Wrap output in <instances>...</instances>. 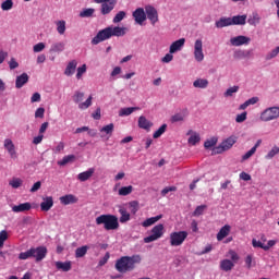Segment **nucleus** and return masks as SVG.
I'll return each instance as SVG.
<instances>
[{"label":"nucleus","mask_w":279,"mask_h":279,"mask_svg":"<svg viewBox=\"0 0 279 279\" xmlns=\"http://www.w3.org/2000/svg\"><path fill=\"white\" fill-rule=\"evenodd\" d=\"M13 213H27V210H32L31 203H23L20 205H15L12 207Z\"/></svg>","instance_id":"25"},{"label":"nucleus","mask_w":279,"mask_h":279,"mask_svg":"<svg viewBox=\"0 0 279 279\" xmlns=\"http://www.w3.org/2000/svg\"><path fill=\"white\" fill-rule=\"evenodd\" d=\"M236 58H250V51L247 50H240L235 53Z\"/></svg>","instance_id":"63"},{"label":"nucleus","mask_w":279,"mask_h":279,"mask_svg":"<svg viewBox=\"0 0 279 279\" xmlns=\"http://www.w3.org/2000/svg\"><path fill=\"white\" fill-rule=\"evenodd\" d=\"M235 143H236V136L232 135L227 140L222 141L221 144L214 149V151L215 154H223V151H228V149H232Z\"/></svg>","instance_id":"7"},{"label":"nucleus","mask_w":279,"mask_h":279,"mask_svg":"<svg viewBox=\"0 0 279 279\" xmlns=\"http://www.w3.org/2000/svg\"><path fill=\"white\" fill-rule=\"evenodd\" d=\"M248 25H258L260 23V16L258 13H253L252 16L247 20Z\"/></svg>","instance_id":"40"},{"label":"nucleus","mask_w":279,"mask_h":279,"mask_svg":"<svg viewBox=\"0 0 279 279\" xmlns=\"http://www.w3.org/2000/svg\"><path fill=\"white\" fill-rule=\"evenodd\" d=\"M161 217L162 215H158L146 219L144 222H142L143 228H149V226H154V223L160 221Z\"/></svg>","instance_id":"29"},{"label":"nucleus","mask_w":279,"mask_h":279,"mask_svg":"<svg viewBox=\"0 0 279 279\" xmlns=\"http://www.w3.org/2000/svg\"><path fill=\"white\" fill-rule=\"evenodd\" d=\"M95 173V168H89L87 171L81 172L77 174V180L80 182H86L90 180Z\"/></svg>","instance_id":"19"},{"label":"nucleus","mask_w":279,"mask_h":279,"mask_svg":"<svg viewBox=\"0 0 279 279\" xmlns=\"http://www.w3.org/2000/svg\"><path fill=\"white\" fill-rule=\"evenodd\" d=\"M247 23V15H234L231 17V25H245Z\"/></svg>","instance_id":"26"},{"label":"nucleus","mask_w":279,"mask_h":279,"mask_svg":"<svg viewBox=\"0 0 279 279\" xmlns=\"http://www.w3.org/2000/svg\"><path fill=\"white\" fill-rule=\"evenodd\" d=\"M194 58L196 62H204V43L202 39H196L194 43Z\"/></svg>","instance_id":"9"},{"label":"nucleus","mask_w":279,"mask_h":279,"mask_svg":"<svg viewBox=\"0 0 279 279\" xmlns=\"http://www.w3.org/2000/svg\"><path fill=\"white\" fill-rule=\"evenodd\" d=\"M230 230H232V227H230V225H225L217 233V241H223L226 236L230 234Z\"/></svg>","instance_id":"22"},{"label":"nucleus","mask_w":279,"mask_h":279,"mask_svg":"<svg viewBox=\"0 0 279 279\" xmlns=\"http://www.w3.org/2000/svg\"><path fill=\"white\" fill-rule=\"evenodd\" d=\"M136 110H141V108L138 107L122 108L119 111V117H130V114H132V112H136Z\"/></svg>","instance_id":"28"},{"label":"nucleus","mask_w":279,"mask_h":279,"mask_svg":"<svg viewBox=\"0 0 279 279\" xmlns=\"http://www.w3.org/2000/svg\"><path fill=\"white\" fill-rule=\"evenodd\" d=\"M43 199L44 201L40 203V208L44 213H49V210L53 208V196H47Z\"/></svg>","instance_id":"15"},{"label":"nucleus","mask_w":279,"mask_h":279,"mask_svg":"<svg viewBox=\"0 0 279 279\" xmlns=\"http://www.w3.org/2000/svg\"><path fill=\"white\" fill-rule=\"evenodd\" d=\"M13 7H14V2L12 0H5L1 4V9L4 11L12 10Z\"/></svg>","instance_id":"51"},{"label":"nucleus","mask_w":279,"mask_h":279,"mask_svg":"<svg viewBox=\"0 0 279 279\" xmlns=\"http://www.w3.org/2000/svg\"><path fill=\"white\" fill-rule=\"evenodd\" d=\"M129 206L131 207L132 215H136V213H138V202L132 201L129 203Z\"/></svg>","instance_id":"56"},{"label":"nucleus","mask_w":279,"mask_h":279,"mask_svg":"<svg viewBox=\"0 0 279 279\" xmlns=\"http://www.w3.org/2000/svg\"><path fill=\"white\" fill-rule=\"evenodd\" d=\"M119 213L121 215L120 217V223H128L130 221V213H128V209L125 208H120Z\"/></svg>","instance_id":"35"},{"label":"nucleus","mask_w":279,"mask_h":279,"mask_svg":"<svg viewBox=\"0 0 279 279\" xmlns=\"http://www.w3.org/2000/svg\"><path fill=\"white\" fill-rule=\"evenodd\" d=\"M7 239H8V231L2 230V231L0 232V247H3V245H4L5 241H7Z\"/></svg>","instance_id":"58"},{"label":"nucleus","mask_w":279,"mask_h":279,"mask_svg":"<svg viewBox=\"0 0 279 279\" xmlns=\"http://www.w3.org/2000/svg\"><path fill=\"white\" fill-rule=\"evenodd\" d=\"M132 191H134V186H132V185L122 186L119 189L118 194L122 197H125V196L132 194Z\"/></svg>","instance_id":"34"},{"label":"nucleus","mask_w":279,"mask_h":279,"mask_svg":"<svg viewBox=\"0 0 279 279\" xmlns=\"http://www.w3.org/2000/svg\"><path fill=\"white\" fill-rule=\"evenodd\" d=\"M256 154V148H251L248 151H246L241 159V162H245V160H250L254 155Z\"/></svg>","instance_id":"44"},{"label":"nucleus","mask_w":279,"mask_h":279,"mask_svg":"<svg viewBox=\"0 0 279 279\" xmlns=\"http://www.w3.org/2000/svg\"><path fill=\"white\" fill-rule=\"evenodd\" d=\"M35 119H45V108H37V110L35 111Z\"/></svg>","instance_id":"57"},{"label":"nucleus","mask_w":279,"mask_h":279,"mask_svg":"<svg viewBox=\"0 0 279 279\" xmlns=\"http://www.w3.org/2000/svg\"><path fill=\"white\" fill-rule=\"evenodd\" d=\"M220 269L222 271H232V269H234V264L230 259H222L220 262Z\"/></svg>","instance_id":"27"},{"label":"nucleus","mask_w":279,"mask_h":279,"mask_svg":"<svg viewBox=\"0 0 279 279\" xmlns=\"http://www.w3.org/2000/svg\"><path fill=\"white\" fill-rule=\"evenodd\" d=\"M251 40L252 39L247 36L239 35L236 37H232L230 39V44L232 47H241L243 45H250Z\"/></svg>","instance_id":"12"},{"label":"nucleus","mask_w":279,"mask_h":279,"mask_svg":"<svg viewBox=\"0 0 279 279\" xmlns=\"http://www.w3.org/2000/svg\"><path fill=\"white\" fill-rule=\"evenodd\" d=\"M28 258H34L32 248L27 250L26 252H22V253L19 254V259L20 260H27Z\"/></svg>","instance_id":"38"},{"label":"nucleus","mask_w":279,"mask_h":279,"mask_svg":"<svg viewBox=\"0 0 279 279\" xmlns=\"http://www.w3.org/2000/svg\"><path fill=\"white\" fill-rule=\"evenodd\" d=\"M84 92L76 90L72 96L74 104H78L80 110H88L93 106V96H89L86 101H84ZM84 101V102H82Z\"/></svg>","instance_id":"4"},{"label":"nucleus","mask_w":279,"mask_h":279,"mask_svg":"<svg viewBox=\"0 0 279 279\" xmlns=\"http://www.w3.org/2000/svg\"><path fill=\"white\" fill-rule=\"evenodd\" d=\"M84 73H86V64L77 68L76 80H82V75H84Z\"/></svg>","instance_id":"59"},{"label":"nucleus","mask_w":279,"mask_h":279,"mask_svg":"<svg viewBox=\"0 0 279 279\" xmlns=\"http://www.w3.org/2000/svg\"><path fill=\"white\" fill-rule=\"evenodd\" d=\"M153 126H154V123L147 120L145 116H141L138 118V128H141V130H146V132H149V130H151Z\"/></svg>","instance_id":"18"},{"label":"nucleus","mask_w":279,"mask_h":279,"mask_svg":"<svg viewBox=\"0 0 279 279\" xmlns=\"http://www.w3.org/2000/svg\"><path fill=\"white\" fill-rule=\"evenodd\" d=\"M9 68L11 69V71H14V69H19V62H16V59L11 58V60L9 61Z\"/></svg>","instance_id":"64"},{"label":"nucleus","mask_w":279,"mask_h":279,"mask_svg":"<svg viewBox=\"0 0 279 279\" xmlns=\"http://www.w3.org/2000/svg\"><path fill=\"white\" fill-rule=\"evenodd\" d=\"M171 123H179L180 121H184V114L182 113H175L170 119Z\"/></svg>","instance_id":"53"},{"label":"nucleus","mask_w":279,"mask_h":279,"mask_svg":"<svg viewBox=\"0 0 279 279\" xmlns=\"http://www.w3.org/2000/svg\"><path fill=\"white\" fill-rule=\"evenodd\" d=\"M234 93H239V86H233V87L228 88L225 93V97H232V95H234Z\"/></svg>","instance_id":"54"},{"label":"nucleus","mask_w":279,"mask_h":279,"mask_svg":"<svg viewBox=\"0 0 279 279\" xmlns=\"http://www.w3.org/2000/svg\"><path fill=\"white\" fill-rule=\"evenodd\" d=\"M246 120H247V112H245V111L238 114L235 118L236 123H243Z\"/></svg>","instance_id":"61"},{"label":"nucleus","mask_w":279,"mask_h":279,"mask_svg":"<svg viewBox=\"0 0 279 279\" xmlns=\"http://www.w3.org/2000/svg\"><path fill=\"white\" fill-rule=\"evenodd\" d=\"M245 265L247 267V269H252V263H254V255L250 254L245 257Z\"/></svg>","instance_id":"60"},{"label":"nucleus","mask_w":279,"mask_h":279,"mask_svg":"<svg viewBox=\"0 0 279 279\" xmlns=\"http://www.w3.org/2000/svg\"><path fill=\"white\" fill-rule=\"evenodd\" d=\"M150 232V235L144 238V243H154V241L161 239L162 234H165V225H156Z\"/></svg>","instance_id":"6"},{"label":"nucleus","mask_w":279,"mask_h":279,"mask_svg":"<svg viewBox=\"0 0 279 279\" xmlns=\"http://www.w3.org/2000/svg\"><path fill=\"white\" fill-rule=\"evenodd\" d=\"M184 43H186V39L180 38L179 40H175L170 45L169 53H177V51H181L184 47Z\"/></svg>","instance_id":"16"},{"label":"nucleus","mask_w":279,"mask_h":279,"mask_svg":"<svg viewBox=\"0 0 279 279\" xmlns=\"http://www.w3.org/2000/svg\"><path fill=\"white\" fill-rule=\"evenodd\" d=\"M145 10L148 21H150L151 25H156L158 23V10L151 5H147Z\"/></svg>","instance_id":"13"},{"label":"nucleus","mask_w":279,"mask_h":279,"mask_svg":"<svg viewBox=\"0 0 279 279\" xmlns=\"http://www.w3.org/2000/svg\"><path fill=\"white\" fill-rule=\"evenodd\" d=\"M57 32L62 36L64 32H66V22L64 21L57 22Z\"/></svg>","instance_id":"41"},{"label":"nucleus","mask_w":279,"mask_h":279,"mask_svg":"<svg viewBox=\"0 0 279 279\" xmlns=\"http://www.w3.org/2000/svg\"><path fill=\"white\" fill-rule=\"evenodd\" d=\"M208 80L206 78H197L193 82L194 88H208Z\"/></svg>","instance_id":"31"},{"label":"nucleus","mask_w":279,"mask_h":279,"mask_svg":"<svg viewBox=\"0 0 279 279\" xmlns=\"http://www.w3.org/2000/svg\"><path fill=\"white\" fill-rule=\"evenodd\" d=\"M228 255L230 256V258H231V260L233 262V263H236L238 260H239V254H236L233 250H230L229 252H228Z\"/></svg>","instance_id":"62"},{"label":"nucleus","mask_w":279,"mask_h":279,"mask_svg":"<svg viewBox=\"0 0 279 279\" xmlns=\"http://www.w3.org/2000/svg\"><path fill=\"white\" fill-rule=\"evenodd\" d=\"M3 147L8 151L10 158H19V155L16 154V146L14 145V142H12V140L5 138L3 142Z\"/></svg>","instance_id":"11"},{"label":"nucleus","mask_w":279,"mask_h":279,"mask_svg":"<svg viewBox=\"0 0 279 279\" xmlns=\"http://www.w3.org/2000/svg\"><path fill=\"white\" fill-rule=\"evenodd\" d=\"M199 141H201L199 134L194 133L193 135H191L189 137L187 143L190 145H197V143H199Z\"/></svg>","instance_id":"46"},{"label":"nucleus","mask_w":279,"mask_h":279,"mask_svg":"<svg viewBox=\"0 0 279 279\" xmlns=\"http://www.w3.org/2000/svg\"><path fill=\"white\" fill-rule=\"evenodd\" d=\"M128 33V28L121 26H109L97 33V35L92 39V45H99V43H104V40H110L112 36L120 38L121 36H125Z\"/></svg>","instance_id":"1"},{"label":"nucleus","mask_w":279,"mask_h":279,"mask_svg":"<svg viewBox=\"0 0 279 279\" xmlns=\"http://www.w3.org/2000/svg\"><path fill=\"white\" fill-rule=\"evenodd\" d=\"M117 5V0H112L110 2H106L101 4V9L100 12L104 16H106V14H110V12H112V10H114Z\"/></svg>","instance_id":"17"},{"label":"nucleus","mask_w":279,"mask_h":279,"mask_svg":"<svg viewBox=\"0 0 279 279\" xmlns=\"http://www.w3.org/2000/svg\"><path fill=\"white\" fill-rule=\"evenodd\" d=\"M207 208L206 205H201V206H197L195 208V210L193 211V217H199L202 215H204V210Z\"/></svg>","instance_id":"47"},{"label":"nucleus","mask_w":279,"mask_h":279,"mask_svg":"<svg viewBox=\"0 0 279 279\" xmlns=\"http://www.w3.org/2000/svg\"><path fill=\"white\" fill-rule=\"evenodd\" d=\"M133 17L135 20V23H138V25H143L145 21L147 20V14H145V10L143 8H138L133 12Z\"/></svg>","instance_id":"14"},{"label":"nucleus","mask_w":279,"mask_h":279,"mask_svg":"<svg viewBox=\"0 0 279 279\" xmlns=\"http://www.w3.org/2000/svg\"><path fill=\"white\" fill-rule=\"evenodd\" d=\"M141 255L122 256L116 262V269L119 274H128V271H134L136 265H141Z\"/></svg>","instance_id":"2"},{"label":"nucleus","mask_w":279,"mask_h":279,"mask_svg":"<svg viewBox=\"0 0 279 279\" xmlns=\"http://www.w3.org/2000/svg\"><path fill=\"white\" fill-rule=\"evenodd\" d=\"M95 14V9H84L81 13L80 16L81 19H90Z\"/></svg>","instance_id":"37"},{"label":"nucleus","mask_w":279,"mask_h":279,"mask_svg":"<svg viewBox=\"0 0 279 279\" xmlns=\"http://www.w3.org/2000/svg\"><path fill=\"white\" fill-rule=\"evenodd\" d=\"M218 29H222V27H230L232 25V17H221L215 23Z\"/></svg>","instance_id":"24"},{"label":"nucleus","mask_w":279,"mask_h":279,"mask_svg":"<svg viewBox=\"0 0 279 279\" xmlns=\"http://www.w3.org/2000/svg\"><path fill=\"white\" fill-rule=\"evenodd\" d=\"M88 245H83L81 247H77L75 250V258H84L85 254H88Z\"/></svg>","instance_id":"32"},{"label":"nucleus","mask_w":279,"mask_h":279,"mask_svg":"<svg viewBox=\"0 0 279 279\" xmlns=\"http://www.w3.org/2000/svg\"><path fill=\"white\" fill-rule=\"evenodd\" d=\"M279 118V107H269L260 114L262 121H274Z\"/></svg>","instance_id":"8"},{"label":"nucleus","mask_w":279,"mask_h":279,"mask_svg":"<svg viewBox=\"0 0 279 279\" xmlns=\"http://www.w3.org/2000/svg\"><path fill=\"white\" fill-rule=\"evenodd\" d=\"M277 154H279V147L278 146H274L268 154L265 156L266 160H271V158H274L275 156H277Z\"/></svg>","instance_id":"43"},{"label":"nucleus","mask_w":279,"mask_h":279,"mask_svg":"<svg viewBox=\"0 0 279 279\" xmlns=\"http://www.w3.org/2000/svg\"><path fill=\"white\" fill-rule=\"evenodd\" d=\"M75 160V155H68L62 158V160L58 161L59 167H64L69 165V162H73Z\"/></svg>","instance_id":"36"},{"label":"nucleus","mask_w":279,"mask_h":279,"mask_svg":"<svg viewBox=\"0 0 279 279\" xmlns=\"http://www.w3.org/2000/svg\"><path fill=\"white\" fill-rule=\"evenodd\" d=\"M126 13L125 11H119L116 16L113 17V23H121V21H123V19H125Z\"/></svg>","instance_id":"48"},{"label":"nucleus","mask_w":279,"mask_h":279,"mask_svg":"<svg viewBox=\"0 0 279 279\" xmlns=\"http://www.w3.org/2000/svg\"><path fill=\"white\" fill-rule=\"evenodd\" d=\"M45 43H38L33 47L34 53H40V51H45Z\"/></svg>","instance_id":"55"},{"label":"nucleus","mask_w":279,"mask_h":279,"mask_svg":"<svg viewBox=\"0 0 279 279\" xmlns=\"http://www.w3.org/2000/svg\"><path fill=\"white\" fill-rule=\"evenodd\" d=\"M76 69H77V61L76 60L70 61L64 70V75H66L68 77H71V75L75 73Z\"/></svg>","instance_id":"23"},{"label":"nucleus","mask_w":279,"mask_h":279,"mask_svg":"<svg viewBox=\"0 0 279 279\" xmlns=\"http://www.w3.org/2000/svg\"><path fill=\"white\" fill-rule=\"evenodd\" d=\"M96 226H104L107 231L119 230V218L114 215L104 214L96 218Z\"/></svg>","instance_id":"3"},{"label":"nucleus","mask_w":279,"mask_h":279,"mask_svg":"<svg viewBox=\"0 0 279 279\" xmlns=\"http://www.w3.org/2000/svg\"><path fill=\"white\" fill-rule=\"evenodd\" d=\"M189 232L186 231H174L170 233V245L172 247H180L184 241H186Z\"/></svg>","instance_id":"5"},{"label":"nucleus","mask_w":279,"mask_h":279,"mask_svg":"<svg viewBox=\"0 0 279 279\" xmlns=\"http://www.w3.org/2000/svg\"><path fill=\"white\" fill-rule=\"evenodd\" d=\"M252 245H253V247H260V250H264V252H268V246H265V244H263V242L257 241L256 239L252 240Z\"/></svg>","instance_id":"50"},{"label":"nucleus","mask_w":279,"mask_h":279,"mask_svg":"<svg viewBox=\"0 0 279 279\" xmlns=\"http://www.w3.org/2000/svg\"><path fill=\"white\" fill-rule=\"evenodd\" d=\"M10 186H12V189H20V186L23 185V180L20 178H13L10 182H9Z\"/></svg>","instance_id":"42"},{"label":"nucleus","mask_w":279,"mask_h":279,"mask_svg":"<svg viewBox=\"0 0 279 279\" xmlns=\"http://www.w3.org/2000/svg\"><path fill=\"white\" fill-rule=\"evenodd\" d=\"M61 204L63 206H69V204H77L78 199L73 194H66L64 196H61L60 198Z\"/></svg>","instance_id":"21"},{"label":"nucleus","mask_w":279,"mask_h":279,"mask_svg":"<svg viewBox=\"0 0 279 279\" xmlns=\"http://www.w3.org/2000/svg\"><path fill=\"white\" fill-rule=\"evenodd\" d=\"M278 53H279V46L267 53L266 60H274V58H276Z\"/></svg>","instance_id":"52"},{"label":"nucleus","mask_w":279,"mask_h":279,"mask_svg":"<svg viewBox=\"0 0 279 279\" xmlns=\"http://www.w3.org/2000/svg\"><path fill=\"white\" fill-rule=\"evenodd\" d=\"M27 82H29V75L22 73L15 80V88H23Z\"/></svg>","instance_id":"20"},{"label":"nucleus","mask_w":279,"mask_h":279,"mask_svg":"<svg viewBox=\"0 0 279 279\" xmlns=\"http://www.w3.org/2000/svg\"><path fill=\"white\" fill-rule=\"evenodd\" d=\"M167 132V124H162L154 134L153 137L154 138H160V136Z\"/></svg>","instance_id":"45"},{"label":"nucleus","mask_w":279,"mask_h":279,"mask_svg":"<svg viewBox=\"0 0 279 279\" xmlns=\"http://www.w3.org/2000/svg\"><path fill=\"white\" fill-rule=\"evenodd\" d=\"M215 145H217V137H211L204 143L205 149H210V147H215Z\"/></svg>","instance_id":"49"},{"label":"nucleus","mask_w":279,"mask_h":279,"mask_svg":"<svg viewBox=\"0 0 279 279\" xmlns=\"http://www.w3.org/2000/svg\"><path fill=\"white\" fill-rule=\"evenodd\" d=\"M100 132H104L105 134H108L109 136H112V132H114V124L110 123L100 129Z\"/></svg>","instance_id":"39"},{"label":"nucleus","mask_w":279,"mask_h":279,"mask_svg":"<svg viewBox=\"0 0 279 279\" xmlns=\"http://www.w3.org/2000/svg\"><path fill=\"white\" fill-rule=\"evenodd\" d=\"M56 267L61 271H71V262H56Z\"/></svg>","instance_id":"33"},{"label":"nucleus","mask_w":279,"mask_h":279,"mask_svg":"<svg viewBox=\"0 0 279 279\" xmlns=\"http://www.w3.org/2000/svg\"><path fill=\"white\" fill-rule=\"evenodd\" d=\"M31 250L36 263H40V260H45V258H47V246L31 247Z\"/></svg>","instance_id":"10"},{"label":"nucleus","mask_w":279,"mask_h":279,"mask_svg":"<svg viewBox=\"0 0 279 279\" xmlns=\"http://www.w3.org/2000/svg\"><path fill=\"white\" fill-rule=\"evenodd\" d=\"M61 51H64V43L59 41L51 45L50 53H61Z\"/></svg>","instance_id":"30"}]
</instances>
